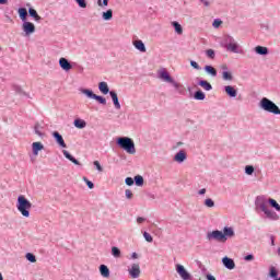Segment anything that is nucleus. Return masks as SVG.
<instances>
[{"label": "nucleus", "instance_id": "obj_33", "mask_svg": "<svg viewBox=\"0 0 280 280\" xmlns=\"http://www.w3.org/2000/svg\"><path fill=\"white\" fill-rule=\"evenodd\" d=\"M172 26L174 27L176 34H183V26L180 25V23L174 21L172 22Z\"/></svg>", "mask_w": 280, "mask_h": 280}, {"label": "nucleus", "instance_id": "obj_11", "mask_svg": "<svg viewBox=\"0 0 280 280\" xmlns=\"http://www.w3.org/2000/svg\"><path fill=\"white\" fill-rule=\"evenodd\" d=\"M22 30L25 33L26 36H30L31 34H34L36 32V26L32 22H23Z\"/></svg>", "mask_w": 280, "mask_h": 280}, {"label": "nucleus", "instance_id": "obj_51", "mask_svg": "<svg viewBox=\"0 0 280 280\" xmlns=\"http://www.w3.org/2000/svg\"><path fill=\"white\" fill-rule=\"evenodd\" d=\"M200 2L205 5V8H209V5H211V2H209V0H200Z\"/></svg>", "mask_w": 280, "mask_h": 280}, {"label": "nucleus", "instance_id": "obj_20", "mask_svg": "<svg viewBox=\"0 0 280 280\" xmlns=\"http://www.w3.org/2000/svg\"><path fill=\"white\" fill-rule=\"evenodd\" d=\"M198 86H201L205 91H213V85H211L207 80H199Z\"/></svg>", "mask_w": 280, "mask_h": 280}, {"label": "nucleus", "instance_id": "obj_27", "mask_svg": "<svg viewBox=\"0 0 280 280\" xmlns=\"http://www.w3.org/2000/svg\"><path fill=\"white\" fill-rule=\"evenodd\" d=\"M194 100L202 102L207 100V94H205V92H202L201 90H198L194 93Z\"/></svg>", "mask_w": 280, "mask_h": 280}, {"label": "nucleus", "instance_id": "obj_36", "mask_svg": "<svg viewBox=\"0 0 280 280\" xmlns=\"http://www.w3.org/2000/svg\"><path fill=\"white\" fill-rule=\"evenodd\" d=\"M205 207H208L209 209H213V207H215V201H213V199L208 198L205 200L203 202Z\"/></svg>", "mask_w": 280, "mask_h": 280}, {"label": "nucleus", "instance_id": "obj_37", "mask_svg": "<svg viewBox=\"0 0 280 280\" xmlns=\"http://www.w3.org/2000/svg\"><path fill=\"white\" fill-rule=\"evenodd\" d=\"M112 255L116 258L121 257V249H119L118 247H112Z\"/></svg>", "mask_w": 280, "mask_h": 280}, {"label": "nucleus", "instance_id": "obj_24", "mask_svg": "<svg viewBox=\"0 0 280 280\" xmlns=\"http://www.w3.org/2000/svg\"><path fill=\"white\" fill-rule=\"evenodd\" d=\"M18 14H19V16H20L22 23L27 22V9H25V8H20V9L18 10Z\"/></svg>", "mask_w": 280, "mask_h": 280}, {"label": "nucleus", "instance_id": "obj_45", "mask_svg": "<svg viewBox=\"0 0 280 280\" xmlns=\"http://www.w3.org/2000/svg\"><path fill=\"white\" fill-rule=\"evenodd\" d=\"M125 184L128 185V187H132V185H135V179L132 177H127Z\"/></svg>", "mask_w": 280, "mask_h": 280}, {"label": "nucleus", "instance_id": "obj_14", "mask_svg": "<svg viewBox=\"0 0 280 280\" xmlns=\"http://www.w3.org/2000/svg\"><path fill=\"white\" fill-rule=\"evenodd\" d=\"M52 137H54L56 143H58V145H60V148H67V143L65 142V138H62V135H60V132L54 131Z\"/></svg>", "mask_w": 280, "mask_h": 280}, {"label": "nucleus", "instance_id": "obj_49", "mask_svg": "<svg viewBox=\"0 0 280 280\" xmlns=\"http://www.w3.org/2000/svg\"><path fill=\"white\" fill-rule=\"evenodd\" d=\"M125 196H126V198H128V200H130L132 198V191L130 189H126Z\"/></svg>", "mask_w": 280, "mask_h": 280}, {"label": "nucleus", "instance_id": "obj_28", "mask_svg": "<svg viewBox=\"0 0 280 280\" xmlns=\"http://www.w3.org/2000/svg\"><path fill=\"white\" fill-rule=\"evenodd\" d=\"M222 78L225 81H232L233 80V74L231 72H229V68L226 66L223 67Z\"/></svg>", "mask_w": 280, "mask_h": 280}, {"label": "nucleus", "instance_id": "obj_29", "mask_svg": "<svg viewBox=\"0 0 280 280\" xmlns=\"http://www.w3.org/2000/svg\"><path fill=\"white\" fill-rule=\"evenodd\" d=\"M203 70L206 71V73H208L212 78H215L218 75V70H215V68H213V66H206L203 68Z\"/></svg>", "mask_w": 280, "mask_h": 280}, {"label": "nucleus", "instance_id": "obj_8", "mask_svg": "<svg viewBox=\"0 0 280 280\" xmlns=\"http://www.w3.org/2000/svg\"><path fill=\"white\" fill-rule=\"evenodd\" d=\"M81 93H83V95H86V97H89L90 100H95L96 102H98V104H102V106H106V98L104 96H100L93 93V90L81 89Z\"/></svg>", "mask_w": 280, "mask_h": 280}, {"label": "nucleus", "instance_id": "obj_26", "mask_svg": "<svg viewBox=\"0 0 280 280\" xmlns=\"http://www.w3.org/2000/svg\"><path fill=\"white\" fill-rule=\"evenodd\" d=\"M28 14H30V16H32V19L37 21V23L43 21V18H40V15H38V12L34 8L28 9Z\"/></svg>", "mask_w": 280, "mask_h": 280}, {"label": "nucleus", "instance_id": "obj_58", "mask_svg": "<svg viewBox=\"0 0 280 280\" xmlns=\"http://www.w3.org/2000/svg\"><path fill=\"white\" fill-rule=\"evenodd\" d=\"M0 280H3V275H1V272H0Z\"/></svg>", "mask_w": 280, "mask_h": 280}, {"label": "nucleus", "instance_id": "obj_48", "mask_svg": "<svg viewBox=\"0 0 280 280\" xmlns=\"http://www.w3.org/2000/svg\"><path fill=\"white\" fill-rule=\"evenodd\" d=\"M83 179L85 180L89 189H93L95 187V184H93V182L89 180V178L83 177Z\"/></svg>", "mask_w": 280, "mask_h": 280}, {"label": "nucleus", "instance_id": "obj_2", "mask_svg": "<svg viewBox=\"0 0 280 280\" xmlns=\"http://www.w3.org/2000/svg\"><path fill=\"white\" fill-rule=\"evenodd\" d=\"M207 240L208 242H212V240H215V242H226L229 237H235V231L233 228L225 226L223 228V232L220 230H214L212 232L207 233Z\"/></svg>", "mask_w": 280, "mask_h": 280}, {"label": "nucleus", "instance_id": "obj_50", "mask_svg": "<svg viewBox=\"0 0 280 280\" xmlns=\"http://www.w3.org/2000/svg\"><path fill=\"white\" fill-rule=\"evenodd\" d=\"M245 261H253V259H255V256L253 254H249L247 256L244 257Z\"/></svg>", "mask_w": 280, "mask_h": 280}, {"label": "nucleus", "instance_id": "obj_53", "mask_svg": "<svg viewBox=\"0 0 280 280\" xmlns=\"http://www.w3.org/2000/svg\"><path fill=\"white\" fill-rule=\"evenodd\" d=\"M145 220V218H143V217H138L137 218V222H138V224H143V221Z\"/></svg>", "mask_w": 280, "mask_h": 280}, {"label": "nucleus", "instance_id": "obj_10", "mask_svg": "<svg viewBox=\"0 0 280 280\" xmlns=\"http://www.w3.org/2000/svg\"><path fill=\"white\" fill-rule=\"evenodd\" d=\"M128 273L131 279H139V277H141V267L139 264H132L131 267L128 268Z\"/></svg>", "mask_w": 280, "mask_h": 280}, {"label": "nucleus", "instance_id": "obj_5", "mask_svg": "<svg viewBox=\"0 0 280 280\" xmlns=\"http://www.w3.org/2000/svg\"><path fill=\"white\" fill-rule=\"evenodd\" d=\"M259 108L265 110V113H270L271 115H280V108L277 104L268 97H262L259 102Z\"/></svg>", "mask_w": 280, "mask_h": 280}, {"label": "nucleus", "instance_id": "obj_6", "mask_svg": "<svg viewBox=\"0 0 280 280\" xmlns=\"http://www.w3.org/2000/svg\"><path fill=\"white\" fill-rule=\"evenodd\" d=\"M16 209L23 215V218H30V210L32 209V202L25 198V196L20 195L18 197Z\"/></svg>", "mask_w": 280, "mask_h": 280}, {"label": "nucleus", "instance_id": "obj_16", "mask_svg": "<svg viewBox=\"0 0 280 280\" xmlns=\"http://www.w3.org/2000/svg\"><path fill=\"white\" fill-rule=\"evenodd\" d=\"M174 161L176 163H185V161H187V153L183 150H180L179 152H177L174 156Z\"/></svg>", "mask_w": 280, "mask_h": 280}, {"label": "nucleus", "instance_id": "obj_47", "mask_svg": "<svg viewBox=\"0 0 280 280\" xmlns=\"http://www.w3.org/2000/svg\"><path fill=\"white\" fill-rule=\"evenodd\" d=\"M190 67H192V69H196L197 71H200V65H198V62H196L195 60L190 61Z\"/></svg>", "mask_w": 280, "mask_h": 280}, {"label": "nucleus", "instance_id": "obj_40", "mask_svg": "<svg viewBox=\"0 0 280 280\" xmlns=\"http://www.w3.org/2000/svg\"><path fill=\"white\" fill-rule=\"evenodd\" d=\"M143 237H144L145 242H149V243L154 242V238H153L152 235H151L150 233H148V232H144V233H143Z\"/></svg>", "mask_w": 280, "mask_h": 280}, {"label": "nucleus", "instance_id": "obj_22", "mask_svg": "<svg viewBox=\"0 0 280 280\" xmlns=\"http://www.w3.org/2000/svg\"><path fill=\"white\" fill-rule=\"evenodd\" d=\"M63 156H66L68 159V161H71V163H73L74 165H82L80 163V161H78L77 159L73 158V155H71V153H69V151L63 150L62 151Z\"/></svg>", "mask_w": 280, "mask_h": 280}, {"label": "nucleus", "instance_id": "obj_35", "mask_svg": "<svg viewBox=\"0 0 280 280\" xmlns=\"http://www.w3.org/2000/svg\"><path fill=\"white\" fill-rule=\"evenodd\" d=\"M245 174H247V176H253V174H255V166L254 165H246L245 166Z\"/></svg>", "mask_w": 280, "mask_h": 280}, {"label": "nucleus", "instance_id": "obj_41", "mask_svg": "<svg viewBox=\"0 0 280 280\" xmlns=\"http://www.w3.org/2000/svg\"><path fill=\"white\" fill-rule=\"evenodd\" d=\"M79 8L85 9L88 3L86 0H74Z\"/></svg>", "mask_w": 280, "mask_h": 280}, {"label": "nucleus", "instance_id": "obj_25", "mask_svg": "<svg viewBox=\"0 0 280 280\" xmlns=\"http://www.w3.org/2000/svg\"><path fill=\"white\" fill-rule=\"evenodd\" d=\"M255 51L258 56H268L269 54L268 47L264 46H256Z\"/></svg>", "mask_w": 280, "mask_h": 280}, {"label": "nucleus", "instance_id": "obj_54", "mask_svg": "<svg viewBox=\"0 0 280 280\" xmlns=\"http://www.w3.org/2000/svg\"><path fill=\"white\" fill-rule=\"evenodd\" d=\"M206 278H207V280H215V277L213 275H211V273H208L206 276Z\"/></svg>", "mask_w": 280, "mask_h": 280}, {"label": "nucleus", "instance_id": "obj_31", "mask_svg": "<svg viewBox=\"0 0 280 280\" xmlns=\"http://www.w3.org/2000/svg\"><path fill=\"white\" fill-rule=\"evenodd\" d=\"M269 277L273 280H277L279 278V271L277 270L276 267L269 268Z\"/></svg>", "mask_w": 280, "mask_h": 280}, {"label": "nucleus", "instance_id": "obj_52", "mask_svg": "<svg viewBox=\"0 0 280 280\" xmlns=\"http://www.w3.org/2000/svg\"><path fill=\"white\" fill-rule=\"evenodd\" d=\"M199 196H205L207 194V188H202L198 191Z\"/></svg>", "mask_w": 280, "mask_h": 280}, {"label": "nucleus", "instance_id": "obj_4", "mask_svg": "<svg viewBox=\"0 0 280 280\" xmlns=\"http://www.w3.org/2000/svg\"><path fill=\"white\" fill-rule=\"evenodd\" d=\"M116 144L121 150H125L127 154H137V149L135 148V141L128 137H118L116 139Z\"/></svg>", "mask_w": 280, "mask_h": 280}, {"label": "nucleus", "instance_id": "obj_3", "mask_svg": "<svg viewBox=\"0 0 280 280\" xmlns=\"http://www.w3.org/2000/svg\"><path fill=\"white\" fill-rule=\"evenodd\" d=\"M221 47L231 51L232 54H244L240 44L236 43L235 38L231 35H224L221 39Z\"/></svg>", "mask_w": 280, "mask_h": 280}, {"label": "nucleus", "instance_id": "obj_30", "mask_svg": "<svg viewBox=\"0 0 280 280\" xmlns=\"http://www.w3.org/2000/svg\"><path fill=\"white\" fill-rule=\"evenodd\" d=\"M74 127L82 130L83 128H86V121L80 118L74 119Z\"/></svg>", "mask_w": 280, "mask_h": 280}, {"label": "nucleus", "instance_id": "obj_17", "mask_svg": "<svg viewBox=\"0 0 280 280\" xmlns=\"http://www.w3.org/2000/svg\"><path fill=\"white\" fill-rule=\"evenodd\" d=\"M133 47H136V49L138 51H141V54H145L147 49H145V44L143 43V40L141 39H137L133 42Z\"/></svg>", "mask_w": 280, "mask_h": 280}, {"label": "nucleus", "instance_id": "obj_13", "mask_svg": "<svg viewBox=\"0 0 280 280\" xmlns=\"http://www.w3.org/2000/svg\"><path fill=\"white\" fill-rule=\"evenodd\" d=\"M222 264L228 270L235 269V260H233V258H229L228 256H225L222 258Z\"/></svg>", "mask_w": 280, "mask_h": 280}, {"label": "nucleus", "instance_id": "obj_19", "mask_svg": "<svg viewBox=\"0 0 280 280\" xmlns=\"http://www.w3.org/2000/svg\"><path fill=\"white\" fill-rule=\"evenodd\" d=\"M98 91L103 93V95H108L110 93V89L108 88V83L102 81L98 83Z\"/></svg>", "mask_w": 280, "mask_h": 280}, {"label": "nucleus", "instance_id": "obj_7", "mask_svg": "<svg viewBox=\"0 0 280 280\" xmlns=\"http://www.w3.org/2000/svg\"><path fill=\"white\" fill-rule=\"evenodd\" d=\"M160 80H163L164 82H168V84H172L178 93L183 94V85H180L178 82H176L172 75H170V72L167 70L163 69L159 74Z\"/></svg>", "mask_w": 280, "mask_h": 280}, {"label": "nucleus", "instance_id": "obj_57", "mask_svg": "<svg viewBox=\"0 0 280 280\" xmlns=\"http://www.w3.org/2000/svg\"><path fill=\"white\" fill-rule=\"evenodd\" d=\"M8 3V0H0V5H5Z\"/></svg>", "mask_w": 280, "mask_h": 280}, {"label": "nucleus", "instance_id": "obj_1", "mask_svg": "<svg viewBox=\"0 0 280 280\" xmlns=\"http://www.w3.org/2000/svg\"><path fill=\"white\" fill-rule=\"evenodd\" d=\"M268 205H270V207H272V209H276V211H278L280 213V205L279 202H277V200L269 198L267 199L264 196H257L256 200H255V207H256V211L257 213L262 212L267 220H271L272 222H277V220H279V214H277V212L270 210L268 208Z\"/></svg>", "mask_w": 280, "mask_h": 280}, {"label": "nucleus", "instance_id": "obj_44", "mask_svg": "<svg viewBox=\"0 0 280 280\" xmlns=\"http://www.w3.org/2000/svg\"><path fill=\"white\" fill-rule=\"evenodd\" d=\"M220 25H222V20H220V19H215L212 23V27H214V30H218V27H220Z\"/></svg>", "mask_w": 280, "mask_h": 280}, {"label": "nucleus", "instance_id": "obj_18", "mask_svg": "<svg viewBox=\"0 0 280 280\" xmlns=\"http://www.w3.org/2000/svg\"><path fill=\"white\" fill-rule=\"evenodd\" d=\"M224 91L229 97H237V90L233 85H225Z\"/></svg>", "mask_w": 280, "mask_h": 280}, {"label": "nucleus", "instance_id": "obj_15", "mask_svg": "<svg viewBox=\"0 0 280 280\" xmlns=\"http://www.w3.org/2000/svg\"><path fill=\"white\" fill-rule=\"evenodd\" d=\"M109 95L112 97V102H113L116 110H120L121 109V104L119 103V96H117V92L110 91Z\"/></svg>", "mask_w": 280, "mask_h": 280}, {"label": "nucleus", "instance_id": "obj_38", "mask_svg": "<svg viewBox=\"0 0 280 280\" xmlns=\"http://www.w3.org/2000/svg\"><path fill=\"white\" fill-rule=\"evenodd\" d=\"M34 130H35V135H37L38 137H44V133L40 132V130H43V127L40 126V124H35Z\"/></svg>", "mask_w": 280, "mask_h": 280}, {"label": "nucleus", "instance_id": "obj_39", "mask_svg": "<svg viewBox=\"0 0 280 280\" xmlns=\"http://www.w3.org/2000/svg\"><path fill=\"white\" fill-rule=\"evenodd\" d=\"M25 257H26L27 261H30L31 264H36V256L34 254L27 253L25 255Z\"/></svg>", "mask_w": 280, "mask_h": 280}, {"label": "nucleus", "instance_id": "obj_56", "mask_svg": "<svg viewBox=\"0 0 280 280\" xmlns=\"http://www.w3.org/2000/svg\"><path fill=\"white\" fill-rule=\"evenodd\" d=\"M271 246H275V235H270Z\"/></svg>", "mask_w": 280, "mask_h": 280}, {"label": "nucleus", "instance_id": "obj_32", "mask_svg": "<svg viewBox=\"0 0 280 280\" xmlns=\"http://www.w3.org/2000/svg\"><path fill=\"white\" fill-rule=\"evenodd\" d=\"M103 21H112L113 20V11L109 9L102 13Z\"/></svg>", "mask_w": 280, "mask_h": 280}, {"label": "nucleus", "instance_id": "obj_23", "mask_svg": "<svg viewBox=\"0 0 280 280\" xmlns=\"http://www.w3.org/2000/svg\"><path fill=\"white\" fill-rule=\"evenodd\" d=\"M100 272L104 277V279H108V277H110V269H108V266L106 265L100 266Z\"/></svg>", "mask_w": 280, "mask_h": 280}, {"label": "nucleus", "instance_id": "obj_21", "mask_svg": "<svg viewBox=\"0 0 280 280\" xmlns=\"http://www.w3.org/2000/svg\"><path fill=\"white\" fill-rule=\"evenodd\" d=\"M32 148L34 156H38V152L44 150L45 145H43L40 142H33Z\"/></svg>", "mask_w": 280, "mask_h": 280}, {"label": "nucleus", "instance_id": "obj_9", "mask_svg": "<svg viewBox=\"0 0 280 280\" xmlns=\"http://www.w3.org/2000/svg\"><path fill=\"white\" fill-rule=\"evenodd\" d=\"M175 270L177 272V275H179L180 279L183 280H194V277L191 276V273H189L187 271V269H185V266L177 264L175 266Z\"/></svg>", "mask_w": 280, "mask_h": 280}, {"label": "nucleus", "instance_id": "obj_12", "mask_svg": "<svg viewBox=\"0 0 280 280\" xmlns=\"http://www.w3.org/2000/svg\"><path fill=\"white\" fill-rule=\"evenodd\" d=\"M59 67L62 69V71H71V69H73L71 61L65 57L59 59Z\"/></svg>", "mask_w": 280, "mask_h": 280}, {"label": "nucleus", "instance_id": "obj_46", "mask_svg": "<svg viewBox=\"0 0 280 280\" xmlns=\"http://www.w3.org/2000/svg\"><path fill=\"white\" fill-rule=\"evenodd\" d=\"M93 165L96 167L97 172H104V168L102 167V164H100V161H94Z\"/></svg>", "mask_w": 280, "mask_h": 280}, {"label": "nucleus", "instance_id": "obj_42", "mask_svg": "<svg viewBox=\"0 0 280 280\" xmlns=\"http://www.w3.org/2000/svg\"><path fill=\"white\" fill-rule=\"evenodd\" d=\"M206 55L208 56V58H211V60H213V58H215V50L208 49L206 50Z\"/></svg>", "mask_w": 280, "mask_h": 280}, {"label": "nucleus", "instance_id": "obj_43", "mask_svg": "<svg viewBox=\"0 0 280 280\" xmlns=\"http://www.w3.org/2000/svg\"><path fill=\"white\" fill-rule=\"evenodd\" d=\"M97 5L100 8H107L108 7V0H97Z\"/></svg>", "mask_w": 280, "mask_h": 280}, {"label": "nucleus", "instance_id": "obj_55", "mask_svg": "<svg viewBox=\"0 0 280 280\" xmlns=\"http://www.w3.org/2000/svg\"><path fill=\"white\" fill-rule=\"evenodd\" d=\"M131 259H139V254H137L136 252H133L131 254Z\"/></svg>", "mask_w": 280, "mask_h": 280}, {"label": "nucleus", "instance_id": "obj_34", "mask_svg": "<svg viewBox=\"0 0 280 280\" xmlns=\"http://www.w3.org/2000/svg\"><path fill=\"white\" fill-rule=\"evenodd\" d=\"M133 183L137 185V187H143V176L141 175L135 176Z\"/></svg>", "mask_w": 280, "mask_h": 280}]
</instances>
